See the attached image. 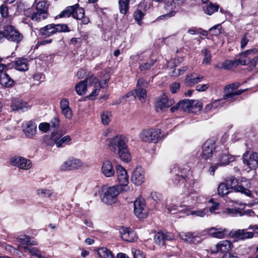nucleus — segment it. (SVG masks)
<instances>
[{
    "instance_id": "1",
    "label": "nucleus",
    "mask_w": 258,
    "mask_h": 258,
    "mask_svg": "<svg viewBox=\"0 0 258 258\" xmlns=\"http://www.w3.org/2000/svg\"><path fill=\"white\" fill-rule=\"evenodd\" d=\"M228 186L231 190L236 192H240L246 197L251 198L252 196V190H253V184L258 185V181L250 180L242 178L238 181L234 176H232L226 179Z\"/></svg>"
},
{
    "instance_id": "2",
    "label": "nucleus",
    "mask_w": 258,
    "mask_h": 258,
    "mask_svg": "<svg viewBox=\"0 0 258 258\" xmlns=\"http://www.w3.org/2000/svg\"><path fill=\"white\" fill-rule=\"evenodd\" d=\"M71 16L75 19L81 20L83 24H87L90 21L89 18L85 16L84 9L78 4L67 7L55 18H68Z\"/></svg>"
},
{
    "instance_id": "3",
    "label": "nucleus",
    "mask_w": 258,
    "mask_h": 258,
    "mask_svg": "<svg viewBox=\"0 0 258 258\" xmlns=\"http://www.w3.org/2000/svg\"><path fill=\"white\" fill-rule=\"evenodd\" d=\"M71 138L69 135L63 136L61 131L52 132L49 137L45 139L46 144L50 146L55 145L57 148H63L69 145Z\"/></svg>"
},
{
    "instance_id": "4",
    "label": "nucleus",
    "mask_w": 258,
    "mask_h": 258,
    "mask_svg": "<svg viewBox=\"0 0 258 258\" xmlns=\"http://www.w3.org/2000/svg\"><path fill=\"white\" fill-rule=\"evenodd\" d=\"M122 190L119 186L109 187L104 185L102 187L100 192V197L102 202L106 204L112 205L116 200V197Z\"/></svg>"
},
{
    "instance_id": "5",
    "label": "nucleus",
    "mask_w": 258,
    "mask_h": 258,
    "mask_svg": "<svg viewBox=\"0 0 258 258\" xmlns=\"http://www.w3.org/2000/svg\"><path fill=\"white\" fill-rule=\"evenodd\" d=\"M70 31V29L67 24H51L41 28L39 30V33L41 36L47 37L57 32H68Z\"/></svg>"
},
{
    "instance_id": "6",
    "label": "nucleus",
    "mask_w": 258,
    "mask_h": 258,
    "mask_svg": "<svg viewBox=\"0 0 258 258\" xmlns=\"http://www.w3.org/2000/svg\"><path fill=\"white\" fill-rule=\"evenodd\" d=\"M140 138L144 142L157 143L161 139V132L158 128L145 129L140 133Z\"/></svg>"
},
{
    "instance_id": "7",
    "label": "nucleus",
    "mask_w": 258,
    "mask_h": 258,
    "mask_svg": "<svg viewBox=\"0 0 258 258\" xmlns=\"http://www.w3.org/2000/svg\"><path fill=\"white\" fill-rule=\"evenodd\" d=\"M109 79V76L108 74L105 75L104 79L99 82L96 77L93 76L90 77L88 81L93 83V88L89 95V98L93 99L99 94L101 88H106Z\"/></svg>"
},
{
    "instance_id": "8",
    "label": "nucleus",
    "mask_w": 258,
    "mask_h": 258,
    "mask_svg": "<svg viewBox=\"0 0 258 258\" xmlns=\"http://www.w3.org/2000/svg\"><path fill=\"white\" fill-rule=\"evenodd\" d=\"M128 140L122 135H117L109 140L108 147L109 150L115 153L127 146Z\"/></svg>"
},
{
    "instance_id": "9",
    "label": "nucleus",
    "mask_w": 258,
    "mask_h": 258,
    "mask_svg": "<svg viewBox=\"0 0 258 258\" xmlns=\"http://www.w3.org/2000/svg\"><path fill=\"white\" fill-rule=\"evenodd\" d=\"M116 173L117 175V180L119 183V186L121 189L123 191H127L129 187L127 186L128 183V176L127 174L126 170L121 165H117L116 166Z\"/></svg>"
},
{
    "instance_id": "10",
    "label": "nucleus",
    "mask_w": 258,
    "mask_h": 258,
    "mask_svg": "<svg viewBox=\"0 0 258 258\" xmlns=\"http://www.w3.org/2000/svg\"><path fill=\"white\" fill-rule=\"evenodd\" d=\"M134 213L139 218H145L148 214V209L145 200L142 198H138L134 202Z\"/></svg>"
},
{
    "instance_id": "11",
    "label": "nucleus",
    "mask_w": 258,
    "mask_h": 258,
    "mask_svg": "<svg viewBox=\"0 0 258 258\" xmlns=\"http://www.w3.org/2000/svg\"><path fill=\"white\" fill-rule=\"evenodd\" d=\"M5 37L9 40L18 43L23 39V35L19 31L11 25H8L4 27Z\"/></svg>"
},
{
    "instance_id": "12",
    "label": "nucleus",
    "mask_w": 258,
    "mask_h": 258,
    "mask_svg": "<svg viewBox=\"0 0 258 258\" xmlns=\"http://www.w3.org/2000/svg\"><path fill=\"white\" fill-rule=\"evenodd\" d=\"M171 172L175 175L174 183L177 184L188 177L190 173V170L188 166L180 169L177 166H175L171 169Z\"/></svg>"
},
{
    "instance_id": "13",
    "label": "nucleus",
    "mask_w": 258,
    "mask_h": 258,
    "mask_svg": "<svg viewBox=\"0 0 258 258\" xmlns=\"http://www.w3.org/2000/svg\"><path fill=\"white\" fill-rule=\"evenodd\" d=\"M148 87V83L143 78H140L137 84V89L135 90L136 96L141 102L145 101L147 97V91L146 89Z\"/></svg>"
},
{
    "instance_id": "14",
    "label": "nucleus",
    "mask_w": 258,
    "mask_h": 258,
    "mask_svg": "<svg viewBox=\"0 0 258 258\" xmlns=\"http://www.w3.org/2000/svg\"><path fill=\"white\" fill-rule=\"evenodd\" d=\"M82 165V163L80 159L70 157L60 165L59 169L61 171L74 170L78 169Z\"/></svg>"
},
{
    "instance_id": "15",
    "label": "nucleus",
    "mask_w": 258,
    "mask_h": 258,
    "mask_svg": "<svg viewBox=\"0 0 258 258\" xmlns=\"http://www.w3.org/2000/svg\"><path fill=\"white\" fill-rule=\"evenodd\" d=\"M202 157L206 160L210 158L214 151L216 150V143L213 139L207 140L203 144Z\"/></svg>"
},
{
    "instance_id": "16",
    "label": "nucleus",
    "mask_w": 258,
    "mask_h": 258,
    "mask_svg": "<svg viewBox=\"0 0 258 258\" xmlns=\"http://www.w3.org/2000/svg\"><path fill=\"white\" fill-rule=\"evenodd\" d=\"M11 164L20 169L28 170L31 167V162L29 159L22 157H13L11 158Z\"/></svg>"
},
{
    "instance_id": "17",
    "label": "nucleus",
    "mask_w": 258,
    "mask_h": 258,
    "mask_svg": "<svg viewBox=\"0 0 258 258\" xmlns=\"http://www.w3.org/2000/svg\"><path fill=\"white\" fill-rule=\"evenodd\" d=\"M220 150L216 151L218 164H219L220 166L227 165L231 159L228 154V151L227 149H224L222 147H220Z\"/></svg>"
},
{
    "instance_id": "18",
    "label": "nucleus",
    "mask_w": 258,
    "mask_h": 258,
    "mask_svg": "<svg viewBox=\"0 0 258 258\" xmlns=\"http://www.w3.org/2000/svg\"><path fill=\"white\" fill-rule=\"evenodd\" d=\"M89 77L86 78L84 81H80L76 84L75 90L76 93L79 95H84L88 90H92L93 88V83L88 81Z\"/></svg>"
},
{
    "instance_id": "19",
    "label": "nucleus",
    "mask_w": 258,
    "mask_h": 258,
    "mask_svg": "<svg viewBox=\"0 0 258 258\" xmlns=\"http://www.w3.org/2000/svg\"><path fill=\"white\" fill-rule=\"evenodd\" d=\"M257 52V50L256 48L250 49L246 50L244 52L240 53L238 55L236 56L235 59L237 61L238 65H246L248 62H250L249 55L254 54Z\"/></svg>"
},
{
    "instance_id": "20",
    "label": "nucleus",
    "mask_w": 258,
    "mask_h": 258,
    "mask_svg": "<svg viewBox=\"0 0 258 258\" xmlns=\"http://www.w3.org/2000/svg\"><path fill=\"white\" fill-rule=\"evenodd\" d=\"M232 243L227 240H221L219 241L215 246V249H211L213 253L218 252L224 253L229 252L232 248Z\"/></svg>"
},
{
    "instance_id": "21",
    "label": "nucleus",
    "mask_w": 258,
    "mask_h": 258,
    "mask_svg": "<svg viewBox=\"0 0 258 258\" xmlns=\"http://www.w3.org/2000/svg\"><path fill=\"white\" fill-rule=\"evenodd\" d=\"M8 65L10 66V68H13L16 70L21 72H25L29 69L28 59L23 57L17 58Z\"/></svg>"
},
{
    "instance_id": "22",
    "label": "nucleus",
    "mask_w": 258,
    "mask_h": 258,
    "mask_svg": "<svg viewBox=\"0 0 258 258\" xmlns=\"http://www.w3.org/2000/svg\"><path fill=\"white\" fill-rule=\"evenodd\" d=\"M22 127L24 134L29 138H33L36 133L37 125L32 120L24 122Z\"/></svg>"
},
{
    "instance_id": "23",
    "label": "nucleus",
    "mask_w": 258,
    "mask_h": 258,
    "mask_svg": "<svg viewBox=\"0 0 258 258\" xmlns=\"http://www.w3.org/2000/svg\"><path fill=\"white\" fill-rule=\"evenodd\" d=\"M174 239L173 235L169 232H159L154 237V242L159 246H163L166 241H170Z\"/></svg>"
},
{
    "instance_id": "24",
    "label": "nucleus",
    "mask_w": 258,
    "mask_h": 258,
    "mask_svg": "<svg viewBox=\"0 0 258 258\" xmlns=\"http://www.w3.org/2000/svg\"><path fill=\"white\" fill-rule=\"evenodd\" d=\"M115 171L112 162L109 160H104L101 167V173L106 177H112L115 175Z\"/></svg>"
},
{
    "instance_id": "25",
    "label": "nucleus",
    "mask_w": 258,
    "mask_h": 258,
    "mask_svg": "<svg viewBox=\"0 0 258 258\" xmlns=\"http://www.w3.org/2000/svg\"><path fill=\"white\" fill-rule=\"evenodd\" d=\"M229 235L230 237L238 240H244L252 238L253 236V232L247 231L245 229H238L230 231Z\"/></svg>"
},
{
    "instance_id": "26",
    "label": "nucleus",
    "mask_w": 258,
    "mask_h": 258,
    "mask_svg": "<svg viewBox=\"0 0 258 258\" xmlns=\"http://www.w3.org/2000/svg\"><path fill=\"white\" fill-rule=\"evenodd\" d=\"M174 103L173 99L169 100L167 95L163 94L160 97L156 102V108L157 111H160L163 109L168 108L171 106Z\"/></svg>"
},
{
    "instance_id": "27",
    "label": "nucleus",
    "mask_w": 258,
    "mask_h": 258,
    "mask_svg": "<svg viewBox=\"0 0 258 258\" xmlns=\"http://www.w3.org/2000/svg\"><path fill=\"white\" fill-rule=\"evenodd\" d=\"M25 16L34 21L40 22L46 19L49 16V13L36 11L31 13L29 11H26L25 12Z\"/></svg>"
},
{
    "instance_id": "28",
    "label": "nucleus",
    "mask_w": 258,
    "mask_h": 258,
    "mask_svg": "<svg viewBox=\"0 0 258 258\" xmlns=\"http://www.w3.org/2000/svg\"><path fill=\"white\" fill-rule=\"evenodd\" d=\"M144 172L141 167H137L133 171L131 180L135 184L139 185L144 181Z\"/></svg>"
},
{
    "instance_id": "29",
    "label": "nucleus",
    "mask_w": 258,
    "mask_h": 258,
    "mask_svg": "<svg viewBox=\"0 0 258 258\" xmlns=\"http://www.w3.org/2000/svg\"><path fill=\"white\" fill-rule=\"evenodd\" d=\"M119 233L121 238L127 242H133L136 238L135 233L128 227H121L119 229Z\"/></svg>"
},
{
    "instance_id": "30",
    "label": "nucleus",
    "mask_w": 258,
    "mask_h": 258,
    "mask_svg": "<svg viewBox=\"0 0 258 258\" xmlns=\"http://www.w3.org/2000/svg\"><path fill=\"white\" fill-rule=\"evenodd\" d=\"M186 0H171L168 1L165 4V9L170 11L169 13L166 14L169 17L174 16L175 14V9L176 6H179L182 4Z\"/></svg>"
},
{
    "instance_id": "31",
    "label": "nucleus",
    "mask_w": 258,
    "mask_h": 258,
    "mask_svg": "<svg viewBox=\"0 0 258 258\" xmlns=\"http://www.w3.org/2000/svg\"><path fill=\"white\" fill-rule=\"evenodd\" d=\"M204 78V76L196 73H191L186 76L185 79V83L188 86H193L200 82Z\"/></svg>"
},
{
    "instance_id": "32",
    "label": "nucleus",
    "mask_w": 258,
    "mask_h": 258,
    "mask_svg": "<svg viewBox=\"0 0 258 258\" xmlns=\"http://www.w3.org/2000/svg\"><path fill=\"white\" fill-rule=\"evenodd\" d=\"M228 233V230L223 228H211L209 230V234L213 237L217 238H224Z\"/></svg>"
},
{
    "instance_id": "33",
    "label": "nucleus",
    "mask_w": 258,
    "mask_h": 258,
    "mask_svg": "<svg viewBox=\"0 0 258 258\" xmlns=\"http://www.w3.org/2000/svg\"><path fill=\"white\" fill-rule=\"evenodd\" d=\"M246 89H241L237 91V92H233L232 90L230 91L226 90L224 89V92L225 94L224 95L223 98L222 99L223 100V104L224 103V101L226 100L227 101L232 102L237 98V97L241 94L242 93L244 92Z\"/></svg>"
},
{
    "instance_id": "34",
    "label": "nucleus",
    "mask_w": 258,
    "mask_h": 258,
    "mask_svg": "<svg viewBox=\"0 0 258 258\" xmlns=\"http://www.w3.org/2000/svg\"><path fill=\"white\" fill-rule=\"evenodd\" d=\"M11 107L13 110L24 111L28 109L29 106L26 102L23 101L19 99H15L12 101Z\"/></svg>"
},
{
    "instance_id": "35",
    "label": "nucleus",
    "mask_w": 258,
    "mask_h": 258,
    "mask_svg": "<svg viewBox=\"0 0 258 258\" xmlns=\"http://www.w3.org/2000/svg\"><path fill=\"white\" fill-rule=\"evenodd\" d=\"M245 155H243V163L247 165L249 169H253L256 167V162H257V153L256 152H252L250 154L249 157V159L247 160L245 158Z\"/></svg>"
},
{
    "instance_id": "36",
    "label": "nucleus",
    "mask_w": 258,
    "mask_h": 258,
    "mask_svg": "<svg viewBox=\"0 0 258 258\" xmlns=\"http://www.w3.org/2000/svg\"><path fill=\"white\" fill-rule=\"evenodd\" d=\"M116 153L118 155L119 159L123 162L127 163L131 160V155L127 146L117 151Z\"/></svg>"
},
{
    "instance_id": "37",
    "label": "nucleus",
    "mask_w": 258,
    "mask_h": 258,
    "mask_svg": "<svg viewBox=\"0 0 258 258\" xmlns=\"http://www.w3.org/2000/svg\"><path fill=\"white\" fill-rule=\"evenodd\" d=\"M0 83L3 86L9 88L14 85V81L7 73H5L0 75Z\"/></svg>"
},
{
    "instance_id": "38",
    "label": "nucleus",
    "mask_w": 258,
    "mask_h": 258,
    "mask_svg": "<svg viewBox=\"0 0 258 258\" xmlns=\"http://www.w3.org/2000/svg\"><path fill=\"white\" fill-rule=\"evenodd\" d=\"M223 105V100L222 99L216 100L211 103L207 104L205 108L206 112L212 111L216 108L222 107Z\"/></svg>"
},
{
    "instance_id": "39",
    "label": "nucleus",
    "mask_w": 258,
    "mask_h": 258,
    "mask_svg": "<svg viewBox=\"0 0 258 258\" xmlns=\"http://www.w3.org/2000/svg\"><path fill=\"white\" fill-rule=\"evenodd\" d=\"M231 190V189L229 186H228L227 184H226L225 183H220L218 187V193L221 196H224L226 195H229L230 196L231 194H233ZM228 198H230V196Z\"/></svg>"
},
{
    "instance_id": "40",
    "label": "nucleus",
    "mask_w": 258,
    "mask_h": 258,
    "mask_svg": "<svg viewBox=\"0 0 258 258\" xmlns=\"http://www.w3.org/2000/svg\"><path fill=\"white\" fill-rule=\"evenodd\" d=\"M136 0H119L118 2L121 13L125 14L128 10L130 3L133 4Z\"/></svg>"
},
{
    "instance_id": "41",
    "label": "nucleus",
    "mask_w": 258,
    "mask_h": 258,
    "mask_svg": "<svg viewBox=\"0 0 258 258\" xmlns=\"http://www.w3.org/2000/svg\"><path fill=\"white\" fill-rule=\"evenodd\" d=\"M156 62V59L150 58L146 62L144 61L141 63L139 69L141 72L149 70L154 65Z\"/></svg>"
},
{
    "instance_id": "42",
    "label": "nucleus",
    "mask_w": 258,
    "mask_h": 258,
    "mask_svg": "<svg viewBox=\"0 0 258 258\" xmlns=\"http://www.w3.org/2000/svg\"><path fill=\"white\" fill-rule=\"evenodd\" d=\"M97 253L101 258H114L112 251L104 247L99 248L97 250Z\"/></svg>"
},
{
    "instance_id": "43",
    "label": "nucleus",
    "mask_w": 258,
    "mask_h": 258,
    "mask_svg": "<svg viewBox=\"0 0 258 258\" xmlns=\"http://www.w3.org/2000/svg\"><path fill=\"white\" fill-rule=\"evenodd\" d=\"M34 4L35 5L36 11L48 12L49 4L47 1H42L39 2H37V0H35Z\"/></svg>"
},
{
    "instance_id": "44",
    "label": "nucleus",
    "mask_w": 258,
    "mask_h": 258,
    "mask_svg": "<svg viewBox=\"0 0 258 258\" xmlns=\"http://www.w3.org/2000/svg\"><path fill=\"white\" fill-rule=\"evenodd\" d=\"M18 241L23 244L36 245L37 242L36 241H32L31 238L26 235H20L18 237Z\"/></svg>"
},
{
    "instance_id": "45",
    "label": "nucleus",
    "mask_w": 258,
    "mask_h": 258,
    "mask_svg": "<svg viewBox=\"0 0 258 258\" xmlns=\"http://www.w3.org/2000/svg\"><path fill=\"white\" fill-rule=\"evenodd\" d=\"M223 212L224 214L232 217L243 216V213L242 212V211L239 209L237 208H228L226 209Z\"/></svg>"
},
{
    "instance_id": "46",
    "label": "nucleus",
    "mask_w": 258,
    "mask_h": 258,
    "mask_svg": "<svg viewBox=\"0 0 258 258\" xmlns=\"http://www.w3.org/2000/svg\"><path fill=\"white\" fill-rule=\"evenodd\" d=\"M181 239L188 242H194V239L196 236L192 232H182L179 234Z\"/></svg>"
},
{
    "instance_id": "47",
    "label": "nucleus",
    "mask_w": 258,
    "mask_h": 258,
    "mask_svg": "<svg viewBox=\"0 0 258 258\" xmlns=\"http://www.w3.org/2000/svg\"><path fill=\"white\" fill-rule=\"evenodd\" d=\"M238 66L235 58L233 60H226L222 63L221 68L226 70H230Z\"/></svg>"
},
{
    "instance_id": "48",
    "label": "nucleus",
    "mask_w": 258,
    "mask_h": 258,
    "mask_svg": "<svg viewBox=\"0 0 258 258\" xmlns=\"http://www.w3.org/2000/svg\"><path fill=\"white\" fill-rule=\"evenodd\" d=\"M218 5H214L211 3L206 6V8L205 9V12L206 14L211 15L217 12L218 10Z\"/></svg>"
},
{
    "instance_id": "49",
    "label": "nucleus",
    "mask_w": 258,
    "mask_h": 258,
    "mask_svg": "<svg viewBox=\"0 0 258 258\" xmlns=\"http://www.w3.org/2000/svg\"><path fill=\"white\" fill-rule=\"evenodd\" d=\"M111 112L105 111L102 112L101 115V121L104 125H108L111 121Z\"/></svg>"
},
{
    "instance_id": "50",
    "label": "nucleus",
    "mask_w": 258,
    "mask_h": 258,
    "mask_svg": "<svg viewBox=\"0 0 258 258\" xmlns=\"http://www.w3.org/2000/svg\"><path fill=\"white\" fill-rule=\"evenodd\" d=\"M190 214L200 217H203L205 215H208V209L206 208L196 211H192L190 212Z\"/></svg>"
},
{
    "instance_id": "51",
    "label": "nucleus",
    "mask_w": 258,
    "mask_h": 258,
    "mask_svg": "<svg viewBox=\"0 0 258 258\" xmlns=\"http://www.w3.org/2000/svg\"><path fill=\"white\" fill-rule=\"evenodd\" d=\"M203 52L204 54L203 63L207 64H210L211 60V52L208 49H205Z\"/></svg>"
},
{
    "instance_id": "52",
    "label": "nucleus",
    "mask_w": 258,
    "mask_h": 258,
    "mask_svg": "<svg viewBox=\"0 0 258 258\" xmlns=\"http://www.w3.org/2000/svg\"><path fill=\"white\" fill-rule=\"evenodd\" d=\"M187 69V67L184 66L181 69H174L172 71L171 75L174 77H178L179 76L183 74V73Z\"/></svg>"
},
{
    "instance_id": "53",
    "label": "nucleus",
    "mask_w": 258,
    "mask_h": 258,
    "mask_svg": "<svg viewBox=\"0 0 258 258\" xmlns=\"http://www.w3.org/2000/svg\"><path fill=\"white\" fill-rule=\"evenodd\" d=\"M181 110L187 112H190V100L185 99L181 101Z\"/></svg>"
},
{
    "instance_id": "54",
    "label": "nucleus",
    "mask_w": 258,
    "mask_h": 258,
    "mask_svg": "<svg viewBox=\"0 0 258 258\" xmlns=\"http://www.w3.org/2000/svg\"><path fill=\"white\" fill-rule=\"evenodd\" d=\"M144 15V13L141 10H137L134 14V17L136 20L138 22V23L139 25H141V20L143 18Z\"/></svg>"
},
{
    "instance_id": "55",
    "label": "nucleus",
    "mask_w": 258,
    "mask_h": 258,
    "mask_svg": "<svg viewBox=\"0 0 258 258\" xmlns=\"http://www.w3.org/2000/svg\"><path fill=\"white\" fill-rule=\"evenodd\" d=\"M190 112L192 111V109H200L202 108L201 102L197 100H190Z\"/></svg>"
},
{
    "instance_id": "56",
    "label": "nucleus",
    "mask_w": 258,
    "mask_h": 258,
    "mask_svg": "<svg viewBox=\"0 0 258 258\" xmlns=\"http://www.w3.org/2000/svg\"><path fill=\"white\" fill-rule=\"evenodd\" d=\"M9 8L8 6L3 4L0 6V14L3 18H6L8 17Z\"/></svg>"
},
{
    "instance_id": "57",
    "label": "nucleus",
    "mask_w": 258,
    "mask_h": 258,
    "mask_svg": "<svg viewBox=\"0 0 258 258\" xmlns=\"http://www.w3.org/2000/svg\"><path fill=\"white\" fill-rule=\"evenodd\" d=\"M239 86V83H234L231 84H229L225 86V89L228 90L230 91L231 90H232L233 92H237V89Z\"/></svg>"
},
{
    "instance_id": "58",
    "label": "nucleus",
    "mask_w": 258,
    "mask_h": 258,
    "mask_svg": "<svg viewBox=\"0 0 258 258\" xmlns=\"http://www.w3.org/2000/svg\"><path fill=\"white\" fill-rule=\"evenodd\" d=\"M62 114L64 117L68 119H71L72 117L73 113L72 109L70 108L61 110Z\"/></svg>"
},
{
    "instance_id": "59",
    "label": "nucleus",
    "mask_w": 258,
    "mask_h": 258,
    "mask_svg": "<svg viewBox=\"0 0 258 258\" xmlns=\"http://www.w3.org/2000/svg\"><path fill=\"white\" fill-rule=\"evenodd\" d=\"M29 252H30L31 255H35L39 258L42 257L40 251L35 247H32L31 246Z\"/></svg>"
},
{
    "instance_id": "60",
    "label": "nucleus",
    "mask_w": 258,
    "mask_h": 258,
    "mask_svg": "<svg viewBox=\"0 0 258 258\" xmlns=\"http://www.w3.org/2000/svg\"><path fill=\"white\" fill-rule=\"evenodd\" d=\"M221 28V27L220 25H217L210 28L209 31L212 35L216 36L220 33Z\"/></svg>"
},
{
    "instance_id": "61",
    "label": "nucleus",
    "mask_w": 258,
    "mask_h": 258,
    "mask_svg": "<svg viewBox=\"0 0 258 258\" xmlns=\"http://www.w3.org/2000/svg\"><path fill=\"white\" fill-rule=\"evenodd\" d=\"M49 123L51 127L56 128L59 126V119L57 117H54Z\"/></svg>"
},
{
    "instance_id": "62",
    "label": "nucleus",
    "mask_w": 258,
    "mask_h": 258,
    "mask_svg": "<svg viewBox=\"0 0 258 258\" xmlns=\"http://www.w3.org/2000/svg\"><path fill=\"white\" fill-rule=\"evenodd\" d=\"M38 193L43 197H49L52 195L51 190L46 189H40L38 190Z\"/></svg>"
},
{
    "instance_id": "63",
    "label": "nucleus",
    "mask_w": 258,
    "mask_h": 258,
    "mask_svg": "<svg viewBox=\"0 0 258 258\" xmlns=\"http://www.w3.org/2000/svg\"><path fill=\"white\" fill-rule=\"evenodd\" d=\"M180 84L179 83H173L170 86V89L172 93H176L180 88Z\"/></svg>"
},
{
    "instance_id": "64",
    "label": "nucleus",
    "mask_w": 258,
    "mask_h": 258,
    "mask_svg": "<svg viewBox=\"0 0 258 258\" xmlns=\"http://www.w3.org/2000/svg\"><path fill=\"white\" fill-rule=\"evenodd\" d=\"M132 252L134 258H146L143 252L139 249H135L134 251L133 250Z\"/></svg>"
}]
</instances>
